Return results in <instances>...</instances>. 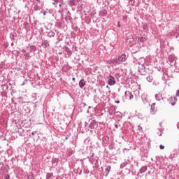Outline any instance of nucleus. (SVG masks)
Wrapping results in <instances>:
<instances>
[{"mask_svg": "<svg viewBox=\"0 0 179 179\" xmlns=\"http://www.w3.org/2000/svg\"><path fill=\"white\" fill-rule=\"evenodd\" d=\"M111 170V166H106V168L105 169V177H107L108 174H110V171Z\"/></svg>", "mask_w": 179, "mask_h": 179, "instance_id": "15", "label": "nucleus"}, {"mask_svg": "<svg viewBox=\"0 0 179 179\" xmlns=\"http://www.w3.org/2000/svg\"><path fill=\"white\" fill-rule=\"evenodd\" d=\"M12 36H13V37H15V35L13 34Z\"/></svg>", "mask_w": 179, "mask_h": 179, "instance_id": "53", "label": "nucleus"}, {"mask_svg": "<svg viewBox=\"0 0 179 179\" xmlns=\"http://www.w3.org/2000/svg\"><path fill=\"white\" fill-rule=\"evenodd\" d=\"M117 117H121V112H116Z\"/></svg>", "mask_w": 179, "mask_h": 179, "instance_id": "33", "label": "nucleus"}, {"mask_svg": "<svg viewBox=\"0 0 179 179\" xmlns=\"http://www.w3.org/2000/svg\"><path fill=\"white\" fill-rule=\"evenodd\" d=\"M55 3H53V5H55V3H58L59 2V0H52Z\"/></svg>", "mask_w": 179, "mask_h": 179, "instance_id": "31", "label": "nucleus"}, {"mask_svg": "<svg viewBox=\"0 0 179 179\" xmlns=\"http://www.w3.org/2000/svg\"><path fill=\"white\" fill-rule=\"evenodd\" d=\"M168 64L171 65V66H173L176 64V57L173 55H170L168 57Z\"/></svg>", "mask_w": 179, "mask_h": 179, "instance_id": "4", "label": "nucleus"}, {"mask_svg": "<svg viewBox=\"0 0 179 179\" xmlns=\"http://www.w3.org/2000/svg\"><path fill=\"white\" fill-rule=\"evenodd\" d=\"M52 164L57 167L58 166V159L57 158H52Z\"/></svg>", "mask_w": 179, "mask_h": 179, "instance_id": "16", "label": "nucleus"}, {"mask_svg": "<svg viewBox=\"0 0 179 179\" xmlns=\"http://www.w3.org/2000/svg\"><path fill=\"white\" fill-rule=\"evenodd\" d=\"M125 61H127V55L124 53L115 59V64H116V65H120V64H122V62H125Z\"/></svg>", "mask_w": 179, "mask_h": 179, "instance_id": "1", "label": "nucleus"}, {"mask_svg": "<svg viewBox=\"0 0 179 179\" xmlns=\"http://www.w3.org/2000/svg\"><path fill=\"white\" fill-rule=\"evenodd\" d=\"M47 36L49 38L55 37V32H54L52 30L49 31L47 32Z\"/></svg>", "mask_w": 179, "mask_h": 179, "instance_id": "14", "label": "nucleus"}, {"mask_svg": "<svg viewBox=\"0 0 179 179\" xmlns=\"http://www.w3.org/2000/svg\"><path fill=\"white\" fill-rule=\"evenodd\" d=\"M138 131H139L140 132H142L143 131L142 127L138 126Z\"/></svg>", "mask_w": 179, "mask_h": 179, "instance_id": "29", "label": "nucleus"}, {"mask_svg": "<svg viewBox=\"0 0 179 179\" xmlns=\"http://www.w3.org/2000/svg\"><path fill=\"white\" fill-rule=\"evenodd\" d=\"M52 177H54V174H52V173H46V179H52Z\"/></svg>", "mask_w": 179, "mask_h": 179, "instance_id": "21", "label": "nucleus"}, {"mask_svg": "<svg viewBox=\"0 0 179 179\" xmlns=\"http://www.w3.org/2000/svg\"><path fill=\"white\" fill-rule=\"evenodd\" d=\"M168 101L171 104V106H176V103H177V98L176 96H171L168 99Z\"/></svg>", "mask_w": 179, "mask_h": 179, "instance_id": "7", "label": "nucleus"}, {"mask_svg": "<svg viewBox=\"0 0 179 179\" xmlns=\"http://www.w3.org/2000/svg\"><path fill=\"white\" fill-rule=\"evenodd\" d=\"M65 139L67 140V139H68V137H66Z\"/></svg>", "mask_w": 179, "mask_h": 179, "instance_id": "51", "label": "nucleus"}, {"mask_svg": "<svg viewBox=\"0 0 179 179\" xmlns=\"http://www.w3.org/2000/svg\"><path fill=\"white\" fill-rule=\"evenodd\" d=\"M124 94H125V96H126V97H128V96H129L130 100H132V98L134 97V95L132 94V93H131V92H129V91H126V92H124Z\"/></svg>", "mask_w": 179, "mask_h": 179, "instance_id": "13", "label": "nucleus"}, {"mask_svg": "<svg viewBox=\"0 0 179 179\" xmlns=\"http://www.w3.org/2000/svg\"><path fill=\"white\" fill-rule=\"evenodd\" d=\"M155 97L157 101H160L161 100H163V95H162L160 92H159L158 94H156L155 95Z\"/></svg>", "mask_w": 179, "mask_h": 179, "instance_id": "10", "label": "nucleus"}, {"mask_svg": "<svg viewBox=\"0 0 179 179\" xmlns=\"http://www.w3.org/2000/svg\"><path fill=\"white\" fill-rule=\"evenodd\" d=\"M83 106H86V104H85V103H83Z\"/></svg>", "mask_w": 179, "mask_h": 179, "instance_id": "47", "label": "nucleus"}, {"mask_svg": "<svg viewBox=\"0 0 179 179\" xmlns=\"http://www.w3.org/2000/svg\"><path fill=\"white\" fill-rule=\"evenodd\" d=\"M76 79V78H75V77H73V78H72V80H73V82H75Z\"/></svg>", "mask_w": 179, "mask_h": 179, "instance_id": "43", "label": "nucleus"}, {"mask_svg": "<svg viewBox=\"0 0 179 179\" xmlns=\"http://www.w3.org/2000/svg\"><path fill=\"white\" fill-rule=\"evenodd\" d=\"M36 134H37V131H34L31 133V135L34 136V135H36Z\"/></svg>", "mask_w": 179, "mask_h": 179, "instance_id": "36", "label": "nucleus"}, {"mask_svg": "<svg viewBox=\"0 0 179 179\" xmlns=\"http://www.w3.org/2000/svg\"><path fill=\"white\" fill-rule=\"evenodd\" d=\"M136 95L137 94L138 96H139V91H136Z\"/></svg>", "mask_w": 179, "mask_h": 179, "instance_id": "41", "label": "nucleus"}, {"mask_svg": "<svg viewBox=\"0 0 179 179\" xmlns=\"http://www.w3.org/2000/svg\"><path fill=\"white\" fill-rule=\"evenodd\" d=\"M101 16L106 17L107 16V10L103 9L101 11Z\"/></svg>", "mask_w": 179, "mask_h": 179, "instance_id": "22", "label": "nucleus"}, {"mask_svg": "<svg viewBox=\"0 0 179 179\" xmlns=\"http://www.w3.org/2000/svg\"><path fill=\"white\" fill-rule=\"evenodd\" d=\"M88 108H89V109L92 108V106H89Z\"/></svg>", "mask_w": 179, "mask_h": 179, "instance_id": "49", "label": "nucleus"}, {"mask_svg": "<svg viewBox=\"0 0 179 179\" xmlns=\"http://www.w3.org/2000/svg\"><path fill=\"white\" fill-rule=\"evenodd\" d=\"M148 41V38L146 37H138V43L139 44H143V43H146V41Z\"/></svg>", "mask_w": 179, "mask_h": 179, "instance_id": "9", "label": "nucleus"}, {"mask_svg": "<svg viewBox=\"0 0 179 179\" xmlns=\"http://www.w3.org/2000/svg\"><path fill=\"white\" fill-rule=\"evenodd\" d=\"M144 100H146V97H144Z\"/></svg>", "mask_w": 179, "mask_h": 179, "instance_id": "52", "label": "nucleus"}, {"mask_svg": "<svg viewBox=\"0 0 179 179\" xmlns=\"http://www.w3.org/2000/svg\"><path fill=\"white\" fill-rule=\"evenodd\" d=\"M176 97H179V90H178L176 91Z\"/></svg>", "mask_w": 179, "mask_h": 179, "instance_id": "32", "label": "nucleus"}, {"mask_svg": "<svg viewBox=\"0 0 179 179\" xmlns=\"http://www.w3.org/2000/svg\"><path fill=\"white\" fill-rule=\"evenodd\" d=\"M22 52H23L24 54H25V53L27 52H26V50H22Z\"/></svg>", "mask_w": 179, "mask_h": 179, "instance_id": "42", "label": "nucleus"}, {"mask_svg": "<svg viewBox=\"0 0 179 179\" xmlns=\"http://www.w3.org/2000/svg\"><path fill=\"white\" fill-rule=\"evenodd\" d=\"M134 164L138 167L139 166V164L138 163V162H135Z\"/></svg>", "mask_w": 179, "mask_h": 179, "instance_id": "38", "label": "nucleus"}, {"mask_svg": "<svg viewBox=\"0 0 179 179\" xmlns=\"http://www.w3.org/2000/svg\"><path fill=\"white\" fill-rule=\"evenodd\" d=\"M138 72H140L141 75H143V76L149 75V69L143 64H140L138 66Z\"/></svg>", "mask_w": 179, "mask_h": 179, "instance_id": "2", "label": "nucleus"}, {"mask_svg": "<svg viewBox=\"0 0 179 179\" xmlns=\"http://www.w3.org/2000/svg\"><path fill=\"white\" fill-rule=\"evenodd\" d=\"M0 55H1V53H0Z\"/></svg>", "mask_w": 179, "mask_h": 179, "instance_id": "58", "label": "nucleus"}, {"mask_svg": "<svg viewBox=\"0 0 179 179\" xmlns=\"http://www.w3.org/2000/svg\"><path fill=\"white\" fill-rule=\"evenodd\" d=\"M88 159L90 162V163H93V160H97V157H94V153L91 152L90 153V157H88Z\"/></svg>", "mask_w": 179, "mask_h": 179, "instance_id": "8", "label": "nucleus"}, {"mask_svg": "<svg viewBox=\"0 0 179 179\" xmlns=\"http://www.w3.org/2000/svg\"><path fill=\"white\" fill-rule=\"evenodd\" d=\"M44 16H45V12L43 13Z\"/></svg>", "mask_w": 179, "mask_h": 179, "instance_id": "50", "label": "nucleus"}, {"mask_svg": "<svg viewBox=\"0 0 179 179\" xmlns=\"http://www.w3.org/2000/svg\"><path fill=\"white\" fill-rule=\"evenodd\" d=\"M91 132H93V131L91 130Z\"/></svg>", "mask_w": 179, "mask_h": 179, "instance_id": "57", "label": "nucleus"}, {"mask_svg": "<svg viewBox=\"0 0 179 179\" xmlns=\"http://www.w3.org/2000/svg\"><path fill=\"white\" fill-rule=\"evenodd\" d=\"M90 124H89V128L90 129H96L99 127V124H97V122L96 120H90Z\"/></svg>", "mask_w": 179, "mask_h": 179, "instance_id": "5", "label": "nucleus"}, {"mask_svg": "<svg viewBox=\"0 0 179 179\" xmlns=\"http://www.w3.org/2000/svg\"><path fill=\"white\" fill-rule=\"evenodd\" d=\"M41 45L43 48H48V47H50V43H48V41L45 40L42 41Z\"/></svg>", "mask_w": 179, "mask_h": 179, "instance_id": "12", "label": "nucleus"}, {"mask_svg": "<svg viewBox=\"0 0 179 179\" xmlns=\"http://www.w3.org/2000/svg\"><path fill=\"white\" fill-rule=\"evenodd\" d=\"M87 113H89V110H87Z\"/></svg>", "mask_w": 179, "mask_h": 179, "instance_id": "56", "label": "nucleus"}, {"mask_svg": "<svg viewBox=\"0 0 179 179\" xmlns=\"http://www.w3.org/2000/svg\"><path fill=\"white\" fill-rule=\"evenodd\" d=\"M46 30H48V28H46Z\"/></svg>", "mask_w": 179, "mask_h": 179, "instance_id": "54", "label": "nucleus"}, {"mask_svg": "<svg viewBox=\"0 0 179 179\" xmlns=\"http://www.w3.org/2000/svg\"><path fill=\"white\" fill-rule=\"evenodd\" d=\"M127 43H134V36H129V37L127 39Z\"/></svg>", "mask_w": 179, "mask_h": 179, "instance_id": "20", "label": "nucleus"}, {"mask_svg": "<svg viewBox=\"0 0 179 179\" xmlns=\"http://www.w3.org/2000/svg\"><path fill=\"white\" fill-rule=\"evenodd\" d=\"M146 80L148 82H152L153 80V77L151 76L150 75H149L147 78H146Z\"/></svg>", "mask_w": 179, "mask_h": 179, "instance_id": "24", "label": "nucleus"}, {"mask_svg": "<svg viewBox=\"0 0 179 179\" xmlns=\"http://www.w3.org/2000/svg\"><path fill=\"white\" fill-rule=\"evenodd\" d=\"M41 8L40 6H38V5H35V6H34V10H40Z\"/></svg>", "mask_w": 179, "mask_h": 179, "instance_id": "26", "label": "nucleus"}, {"mask_svg": "<svg viewBox=\"0 0 179 179\" xmlns=\"http://www.w3.org/2000/svg\"><path fill=\"white\" fill-rule=\"evenodd\" d=\"M143 30L145 33H148V31H149V27H148V24H145L144 25H143Z\"/></svg>", "mask_w": 179, "mask_h": 179, "instance_id": "19", "label": "nucleus"}, {"mask_svg": "<svg viewBox=\"0 0 179 179\" xmlns=\"http://www.w3.org/2000/svg\"><path fill=\"white\" fill-rule=\"evenodd\" d=\"M156 106V103H153L151 105V111L152 113H156V111H157V109L156 108V107H155Z\"/></svg>", "mask_w": 179, "mask_h": 179, "instance_id": "18", "label": "nucleus"}, {"mask_svg": "<svg viewBox=\"0 0 179 179\" xmlns=\"http://www.w3.org/2000/svg\"><path fill=\"white\" fill-rule=\"evenodd\" d=\"M159 149H161V150L164 149V145H159Z\"/></svg>", "mask_w": 179, "mask_h": 179, "instance_id": "34", "label": "nucleus"}, {"mask_svg": "<svg viewBox=\"0 0 179 179\" xmlns=\"http://www.w3.org/2000/svg\"><path fill=\"white\" fill-rule=\"evenodd\" d=\"M176 38L177 41H179V34L178 36H176Z\"/></svg>", "mask_w": 179, "mask_h": 179, "instance_id": "39", "label": "nucleus"}, {"mask_svg": "<svg viewBox=\"0 0 179 179\" xmlns=\"http://www.w3.org/2000/svg\"><path fill=\"white\" fill-rule=\"evenodd\" d=\"M79 87H80V89H83V87H85L86 85V81L83 79H81L80 81H79Z\"/></svg>", "mask_w": 179, "mask_h": 179, "instance_id": "11", "label": "nucleus"}, {"mask_svg": "<svg viewBox=\"0 0 179 179\" xmlns=\"http://www.w3.org/2000/svg\"><path fill=\"white\" fill-rule=\"evenodd\" d=\"M115 128H116V129H118V128H119V126H118V124H115Z\"/></svg>", "mask_w": 179, "mask_h": 179, "instance_id": "37", "label": "nucleus"}, {"mask_svg": "<svg viewBox=\"0 0 179 179\" xmlns=\"http://www.w3.org/2000/svg\"><path fill=\"white\" fill-rule=\"evenodd\" d=\"M136 115L138 117V118H139L140 120H143V115L139 113H136Z\"/></svg>", "mask_w": 179, "mask_h": 179, "instance_id": "25", "label": "nucleus"}, {"mask_svg": "<svg viewBox=\"0 0 179 179\" xmlns=\"http://www.w3.org/2000/svg\"><path fill=\"white\" fill-rule=\"evenodd\" d=\"M24 27H27L29 26V23L24 22Z\"/></svg>", "mask_w": 179, "mask_h": 179, "instance_id": "35", "label": "nucleus"}, {"mask_svg": "<svg viewBox=\"0 0 179 179\" xmlns=\"http://www.w3.org/2000/svg\"><path fill=\"white\" fill-rule=\"evenodd\" d=\"M59 6H61V4H59Z\"/></svg>", "mask_w": 179, "mask_h": 179, "instance_id": "55", "label": "nucleus"}, {"mask_svg": "<svg viewBox=\"0 0 179 179\" xmlns=\"http://www.w3.org/2000/svg\"><path fill=\"white\" fill-rule=\"evenodd\" d=\"M146 170H148V166H143L139 170L140 174H143V173L146 172Z\"/></svg>", "mask_w": 179, "mask_h": 179, "instance_id": "17", "label": "nucleus"}, {"mask_svg": "<svg viewBox=\"0 0 179 179\" xmlns=\"http://www.w3.org/2000/svg\"><path fill=\"white\" fill-rule=\"evenodd\" d=\"M117 112H115V109L110 110H109V115H115Z\"/></svg>", "mask_w": 179, "mask_h": 179, "instance_id": "23", "label": "nucleus"}, {"mask_svg": "<svg viewBox=\"0 0 179 179\" xmlns=\"http://www.w3.org/2000/svg\"><path fill=\"white\" fill-rule=\"evenodd\" d=\"M143 97H145V95H142V99H143Z\"/></svg>", "mask_w": 179, "mask_h": 179, "instance_id": "48", "label": "nucleus"}, {"mask_svg": "<svg viewBox=\"0 0 179 179\" xmlns=\"http://www.w3.org/2000/svg\"><path fill=\"white\" fill-rule=\"evenodd\" d=\"M30 52H31V51H29V52H27L24 54L25 58H29V57L30 56Z\"/></svg>", "mask_w": 179, "mask_h": 179, "instance_id": "27", "label": "nucleus"}, {"mask_svg": "<svg viewBox=\"0 0 179 179\" xmlns=\"http://www.w3.org/2000/svg\"><path fill=\"white\" fill-rule=\"evenodd\" d=\"M108 85H109V86H114V85H115V78L112 76H109Z\"/></svg>", "mask_w": 179, "mask_h": 179, "instance_id": "6", "label": "nucleus"}, {"mask_svg": "<svg viewBox=\"0 0 179 179\" xmlns=\"http://www.w3.org/2000/svg\"><path fill=\"white\" fill-rule=\"evenodd\" d=\"M117 104H120V101H115V102Z\"/></svg>", "mask_w": 179, "mask_h": 179, "instance_id": "44", "label": "nucleus"}, {"mask_svg": "<svg viewBox=\"0 0 179 179\" xmlns=\"http://www.w3.org/2000/svg\"><path fill=\"white\" fill-rule=\"evenodd\" d=\"M52 24V23H49L48 26H51Z\"/></svg>", "mask_w": 179, "mask_h": 179, "instance_id": "46", "label": "nucleus"}, {"mask_svg": "<svg viewBox=\"0 0 179 179\" xmlns=\"http://www.w3.org/2000/svg\"><path fill=\"white\" fill-rule=\"evenodd\" d=\"M63 53L64 54L65 58H69L72 55V50L68 46H65Z\"/></svg>", "mask_w": 179, "mask_h": 179, "instance_id": "3", "label": "nucleus"}, {"mask_svg": "<svg viewBox=\"0 0 179 179\" xmlns=\"http://www.w3.org/2000/svg\"><path fill=\"white\" fill-rule=\"evenodd\" d=\"M84 173H85V174H89L90 171H89L88 169H84Z\"/></svg>", "mask_w": 179, "mask_h": 179, "instance_id": "30", "label": "nucleus"}, {"mask_svg": "<svg viewBox=\"0 0 179 179\" xmlns=\"http://www.w3.org/2000/svg\"><path fill=\"white\" fill-rule=\"evenodd\" d=\"M8 179H9V178Z\"/></svg>", "mask_w": 179, "mask_h": 179, "instance_id": "59", "label": "nucleus"}, {"mask_svg": "<svg viewBox=\"0 0 179 179\" xmlns=\"http://www.w3.org/2000/svg\"><path fill=\"white\" fill-rule=\"evenodd\" d=\"M87 125V122H85V126L86 127Z\"/></svg>", "mask_w": 179, "mask_h": 179, "instance_id": "45", "label": "nucleus"}, {"mask_svg": "<svg viewBox=\"0 0 179 179\" xmlns=\"http://www.w3.org/2000/svg\"><path fill=\"white\" fill-rule=\"evenodd\" d=\"M124 171L127 173V174H129V173H131V170L129 169H125Z\"/></svg>", "mask_w": 179, "mask_h": 179, "instance_id": "28", "label": "nucleus"}, {"mask_svg": "<svg viewBox=\"0 0 179 179\" xmlns=\"http://www.w3.org/2000/svg\"><path fill=\"white\" fill-rule=\"evenodd\" d=\"M67 16L69 17L71 16V13L69 11H68L67 13Z\"/></svg>", "mask_w": 179, "mask_h": 179, "instance_id": "40", "label": "nucleus"}]
</instances>
